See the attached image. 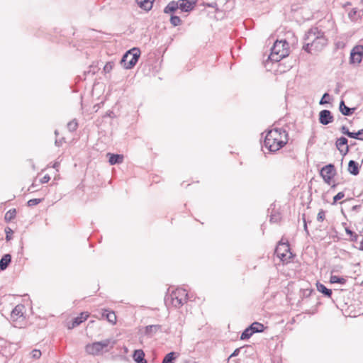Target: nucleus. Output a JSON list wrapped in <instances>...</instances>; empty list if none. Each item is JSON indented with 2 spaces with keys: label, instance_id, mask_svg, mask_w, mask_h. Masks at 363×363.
<instances>
[{
  "label": "nucleus",
  "instance_id": "obj_1",
  "mask_svg": "<svg viewBox=\"0 0 363 363\" xmlns=\"http://www.w3.org/2000/svg\"><path fill=\"white\" fill-rule=\"evenodd\" d=\"M327 44L324 33L318 28L310 29L305 35L303 48L309 53L320 51Z\"/></svg>",
  "mask_w": 363,
  "mask_h": 363
},
{
  "label": "nucleus",
  "instance_id": "obj_2",
  "mask_svg": "<svg viewBox=\"0 0 363 363\" xmlns=\"http://www.w3.org/2000/svg\"><path fill=\"white\" fill-rule=\"evenodd\" d=\"M288 142V134L281 128L270 130L264 139V146L271 152H276Z\"/></svg>",
  "mask_w": 363,
  "mask_h": 363
},
{
  "label": "nucleus",
  "instance_id": "obj_3",
  "mask_svg": "<svg viewBox=\"0 0 363 363\" xmlns=\"http://www.w3.org/2000/svg\"><path fill=\"white\" fill-rule=\"evenodd\" d=\"M289 54V44L286 40H277L272 48L269 59L279 62Z\"/></svg>",
  "mask_w": 363,
  "mask_h": 363
},
{
  "label": "nucleus",
  "instance_id": "obj_4",
  "mask_svg": "<svg viewBox=\"0 0 363 363\" xmlns=\"http://www.w3.org/2000/svg\"><path fill=\"white\" fill-rule=\"evenodd\" d=\"M115 341L113 340L112 339H106L102 341L88 344L85 347V351L89 354L98 355L110 345L111 347H113Z\"/></svg>",
  "mask_w": 363,
  "mask_h": 363
},
{
  "label": "nucleus",
  "instance_id": "obj_5",
  "mask_svg": "<svg viewBox=\"0 0 363 363\" xmlns=\"http://www.w3.org/2000/svg\"><path fill=\"white\" fill-rule=\"evenodd\" d=\"M140 55L138 48H134L128 51L122 57L121 64L125 69H131L137 63Z\"/></svg>",
  "mask_w": 363,
  "mask_h": 363
},
{
  "label": "nucleus",
  "instance_id": "obj_6",
  "mask_svg": "<svg viewBox=\"0 0 363 363\" xmlns=\"http://www.w3.org/2000/svg\"><path fill=\"white\" fill-rule=\"evenodd\" d=\"M186 297L187 293L185 289H177L170 295L171 303L174 307L179 308L186 301Z\"/></svg>",
  "mask_w": 363,
  "mask_h": 363
},
{
  "label": "nucleus",
  "instance_id": "obj_7",
  "mask_svg": "<svg viewBox=\"0 0 363 363\" xmlns=\"http://www.w3.org/2000/svg\"><path fill=\"white\" fill-rule=\"evenodd\" d=\"M275 253L283 262H287L292 257V253L290 252L289 245L284 242H280L279 243L275 250Z\"/></svg>",
  "mask_w": 363,
  "mask_h": 363
},
{
  "label": "nucleus",
  "instance_id": "obj_8",
  "mask_svg": "<svg viewBox=\"0 0 363 363\" xmlns=\"http://www.w3.org/2000/svg\"><path fill=\"white\" fill-rule=\"evenodd\" d=\"M363 57V45L354 46L351 52L350 57V63L352 65H359Z\"/></svg>",
  "mask_w": 363,
  "mask_h": 363
},
{
  "label": "nucleus",
  "instance_id": "obj_9",
  "mask_svg": "<svg viewBox=\"0 0 363 363\" xmlns=\"http://www.w3.org/2000/svg\"><path fill=\"white\" fill-rule=\"evenodd\" d=\"M320 175L325 183L330 184L331 179L335 175V167L333 164H328L323 167L320 171Z\"/></svg>",
  "mask_w": 363,
  "mask_h": 363
},
{
  "label": "nucleus",
  "instance_id": "obj_10",
  "mask_svg": "<svg viewBox=\"0 0 363 363\" xmlns=\"http://www.w3.org/2000/svg\"><path fill=\"white\" fill-rule=\"evenodd\" d=\"M196 1L197 0H179L177 2L182 11L189 12L194 9Z\"/></svg>",
  "mask_w": 363,
  "mask_h": 363
},
{
  "label": "nucleus",
  "instance_id": "obj_11",
  "mask_svg": "<svg viewBox=\"0 0 363 363\" xmlns=\"http://www.w3.org/2000/svg\"><path fill=\"white\" fill-rule=\"evenodd\" d=\"M319 121L323 125H328L333 121V116L328 110H323L319 113Z\"/></svg>",
  "mask_w": 363,
  "mask_h": 363
},
{
  "label": "nucleus",
  "instance_id": "obj_12",
  "mask_svg": "<svg viewBox=\"0 0 363 363\" xmlns=\"http://www.w3.org/2000/svg\"><path fill=\"white\" fill-rule=\"evenodd\" d=\"M23 305H17L11 311V319L13 322L17 321L20 318H22L24 312Z\"/></svg>",
  "mask_w": 363,
  "mask_h": 363
},
{
  "label": "nucleus",
  "instance_id": "obj_13",
  "mask_svg": "<svg viewBox=\"0 0 363 363\" xmlns=\"http://www.w3.org/2000/svg\"><path fill=\"white\" fill-rule=\"evenodd\" d=\"M336 146L340 152L344 155H346L349 150L347 139L344 137H341L337 140Z\"/></svg>",
  "mask_w": 363,
  "mask_h": 363
},
{
  "label": "nucleus",
  "instance_id": "obj_14",
  "mask_svg": "<svg viewBox=\"0 0 363 363\" xmlns=\"http://www.w3.org/2000/svg\"><path fill=\"white\" fill-rule=\"evenodd\" d=\"M88 317H89L88 313H82L80 314V316L77 317L73 320L72 325H69L68 328L69 329L74 328V327L81 324L82 322L85 321L88 318Z\"/></svg>",
  "mask_w": 363,
  "mask_h": 363
},
{
  "label": "nucleus",
  "instance_id": "obj_15",
  "mask_svg": "<svg viewBox=\"0 0 363 363\" xmlns=\"http://www.w3.org/2000/svg\"><path fill=\"white\" fill-rule=\"evenodd\" d=\"M107 156L109 157L108 162L111 165L116 164H121L123 161V155H114L108 153Z\"/></svg>",
  "mask_w": 363,
  "mask_h": 363
},
{
  "label": "nucleus",
  "instance_id": "obj_16",
  "mask_svg": "<svg viewBox=\"0 0 363 363\" xmlns=\"http://www.w3.org/2000/svg\"><path fill=\"white\" fill-rule=\"evenodd\" d=\"M155 0H136L138 5L145 11H150Z\"/></svg>",
  "mask_w": 363,
  "mask_h": 363
},
{
  "label": "nucleus",
  "instance_id": "obj_17",
  "mask_svg": "<svg viewBox=\"0 0 363 363\" xmlns=\"http://www.w3.org/2000/svg\"><path fill=\"white\" fill-rule=\"evenodd\" d=\"M145 354L142 350H136L133 354V359L137 363H147L144 359Z\"/></svg>",
  "mask_w": 363,
  "mask_h": 363
},
{
  "label": "nucleus",
  "instance_id": "obj_18",
  "mask_svg": "<svg viewBox=\"0 0 363 363\" xmlns=\"http://www.w3.org/2000/svg\"><path fill=\"white\" fill-rule=\"evenodd\" d=\"M11 261V256L9 254L4 255L0 259V269L4 270Z\"/></svg>",
  "mask_w": 363,
  "mask_h": 363
},
{
  "label": "nucleus",
  "instance_id": "obj_19",
  "mask_svg": "<svg viewBox=\"0 0 363 363\" xmlns=\"http://www.w3.org/2000/svg\"><path fill=\"white\" fill-rule=\"evenodd\" d=\"M348 171L353 175L359 174V164L354 160H350L348 164Z\"/></svg>",
  "mask_w": 363,
  "mask_h": 363
},
{
  "label": "nucleus",
  "instance_id": "obj_20",
  "mask_svg": "<svg viewBox=\"0 0 363 363\" xmlns=\"http://www.w3.org/2000/svg\"><path fill=\"white\" fill-rule=\"evenodd\" d=\"M101 315L102 317L106 316L107 320L112 324H115L116 322V315L113 311H108L107 310H104Z\"/></svg>",
  "mask_w": 363,
  "mask_h": 363
},
{
  "label": "nucleus",
  "instance_id": "obj_21",
  "mask_svg": "<svg viewBox=\"0 0 363 363\" xmlns=\"http://www.w3.org/2000/svg\"><path fill=\"white\" fill-rule=\"evenodd\" d=\"M340 111L344 116H350L353 113L354 108H351L345 106V102L343 101H340Z\"/></svg>",
  "mask_w": 363,
  "mask_h": 363
},
{
  "label": "nucleus",
  "instance_id": "obj_22",
  "mask_svg": "<svg viewBox=\"0 0 363 363\" xmlns=\"http://www.w3.org/2000/svg\"><path fill=\"white\" fill-rule=\"evenodd\" d=\"M179 9V5L177 1H172L169 2L167 6L164 8V12L166 13H169L174 12L176 10Z\"/></svg>",
  "mask_w": 363,
  "mask_h": 363
},
{
  "label": "nucleus",
  "instance_id": "obj_23",
  "mask_svg": "<svg viewBox=\"0 0 363 363\" xmlns=\"http://www.w3.org/2000/svg\"><path fill=\"white\" fill-rule=\"evenodd\" d=\"M317 289L319 292L323 294L328 297H330L332 295V291L330 289H327L323 284L318 283Z\"/></svg>",
  "mask_w": 363,
  "mask_h": 363
},
{
  "label": "nucleus",
  "instance_id": "obj_24",
  "mask_svg": "<svg viewBox=\"0 0 363 363\" xmlns=\"http://www.w3.org/2000/svg\"><path fill=\"white\" fill-rule=\"evenodd\" d=\"M346 135L350 138L363 140V129L359 130L357 133L347 131Z\"/></svg>",
  "mask_w": 363,
  "mask_h": 363
},
{
  "label": "nucleus",
  "instance_id": "obj_25",
  "mask_svg": "<svg viewBox=\"0 0 363 363\" xmlns=\"http://www.w3.org/2000/svg\"><path fill=\"white\" fill-rule=\"evenodd\" d=\"M178 356L174 352L168 353L164 358L162 363H174V360Z\"/></svg>",
  "mask_w": 363,
  "mask_h": 363
},
{
  "label": "nucleus",
  "instance_id": "obj_26",
  "mask_svg": "<svg viewBox=\"0 0 363 363\" xmlns=\"http://www.w3.org/2000/svg\"><path fill=\"white\" fill-rule=\"evenodd\" d=\"M250 330H252V332L255 333H259L262 332L264 330V325L259 323L255 322L253 323L250 326Z\"/></svg>",
  "mask_w": 363,
  "mask_h": 363
},
{
  "label": "nucleus",
  "instance_id": "obj_27",
  "mask_svg": "<svg viewBox=\"0 0 363 363\" xmlns=\"http://www.w3.org/2000/svg\"><path fill=\"white\" fill-rule=\"evenodd\" d=\"M16 215V211L15 208L10 209L9 211H7L5 214L4 218L6 221H11L13 220Z\"/></svg>",
  "mask_w": 363,
  "mask_h": 363
},
{
  "label": "nucleus",
  "instance_id": "obj_28",
  "mask_svg": "<svg viewBox=\"0 0 363 363\" xmlns=\"http://www.w3.org/2000/svg\"><path fill=\"white\" fill-rule=\"evenodd\" d=\"M159 328L160 326L157 325H147L145 327V333L147 335L155 333Z\"/></svg>",
  "mask_w": 363,
  "mask_h": 363
},
{
  "label": "nucleus",
  "instance_id": "obj_29",
  "mask_svg": "<svg viewBox=\"0 0 363 363\" xmlns=\"http://www.w3.org/2000/svg\"><path fill=\"white\" fill-rule=\"evenodd\" d=\"M253 333H254L252 332V330H250V328L249 327L243 331V333H242V335L240 336V339L241 340L248 339L252 335Z\"/></svg>",
  "mask_w": 363,
  "mask_h": 363
},
{
  "label": "nucleus",
  "instance_id": "obj_30",
  "mask_svg": "<svg viewBox=\"0 0 363 363\" xmlns=\"http://www.w3.org/2000/svg\"><path fill=\"white\" fill-rule=\"evenodd\" d=\"M330 281L332 284L339 283V284H345V279L342 277H340L335 275H332L330 279Z\"/></svg>",
  "mask_w": 363,
  "mask_h": 363
},
{
  "label": "nucleus",
  "instance_id": "obj_31",
  "mask_svg": "<svg viewBox=\"0 0 363 363\" xmlns=\"http://www.w3.org/2000/svg\"><path fill=\"white\" fill-rule=\"evenodd\" d=\"M78 127V123L77 120L74 119L67 123V128L69 131H74Z\"/></svg>",
  "mask_w": 363,
  "mask_h": 363
},
{
  "label": "nucleus",
  "instance_id": "obj_32",
  "mask_svg": "<svg viewBox=\"0 0 363 363\" xmlns=\"http://www.w3.org/2000/svg\"><path fill=\"white\" fill-rule=\"evenodd\" d=\"M170 22L174 26H177L181 24L182 21L179 16H172L170 18Z\"/></svg>",
  "mask_w": 363,
  "mask_h": 363
},
{
  "label": "nucleus",
  "instance_id": "obj_33",
  "mask_svg": "<svg viewBox=\"0 0 363 363\" xmlns=\"http://www.w3.org/2000/svg\"><path fill=\"white\" fill-rule=\"evenodd\" d=\"M42 201V199H30L28 201V206H35L37 204H38L39 203H40Z\"/></svg>",
  "mask_w": 363,
  "mask_h": 363
},
{
  "label": "nucleus",
  "instance_id": "obj_34",
  "mask_svg": "<svg viewBox=\"0 0 363 363\" xmlns=\"http://www.w3.org/2000/svg\"><path fill=\"white\" fill-rule=\"evenodd\" d=\"M345 196V194L343 192H339L333 197V204L336 203V202L342 199H343Z\"/></svg>",
  "mask_w": 363,
  "mask_h": 363
},
{
  "label": "nucleus",
  "instance_id": "obj_35",
  "mask_svg": "<svg viewBox=\"0 0 363 363\" xmlns=\"http://www.w3.org/2000/svg\"><path fill=\"white\" fill-rule=\"evenodd\" d=\"M31 357L33 358V359H39L41 356V352L38 350H32L31 353Z\"/></svg>",
  "mask_w": 363,
  "mask_h": 363
},
{
  "label": "nucleus",
  "instance_id": "obj_36",
  "mask_svg": "<svg viewBox=\"0 0 363 363\" xmlns=\"http://www.w3.org/2000/svg\"><path fill=\"white\" fill-rule=\"evenodd\" d=\"M325 213L323 210H320L318 215H317V220L319 222H322L325 219Z\"/></svg>",
  "mask_w": 363,
  "mask_h": 363
},
{
  "label": "nucleus",
  "instance_id": "obj_37",
  "mask_svg": "<svg viewBox=\"0 0 363 363\" xmlns=\"http://www.w3.org/2000/svg\"><path fill=\"white\" fill-rule=\"evenodd\" d=\"M330 98V95L328 94V93H325L322 97V99H320L319 104L320 105H323L325 104H327L328 103V99Z\"/></svg>",
  "mask_w": 363,
  "mask_h": 363
},
{
  "label": "nucleus",
  "instance_id": "obj_38",
  "mask_svg": "<svg viewBox=\"0 0 363 363\" xmlns=\"http://www.w3.org/2000/svg\"><path fill=\"white\" fill-rule=\"evenodd\" d=\"M50 179V177L48 175H45L40 180L41 183H47Z\"/></svg>",
  "mask_w": 363,
  "mask_h": 363
},
{
  "label": "nucleus",
  "instance_id": "obj_39",
  "mask_svg": "<svg viewBox=\"0 0 363 363\" xmlns=\"http://www.w3.org/2000/svg\"><path fill=\"white\" fill-rule=\"evenodd\" d=\"M240 348H238L236 349L232 354L230 356V357H235L237 355H238L239 352H240Z\"/></svg>",
  "mask_w": 363,
  "mask_h": 363
},
{
  "label": "nucleus",
  "instance_id": "obj_40",
  "mask_svg": "<svg viewBox=\"0 0 363 363\" xmlns=\"http://www.w3.org/2000/svg\"><path fill=\"white\" fill-rule=\"evenodd\" d=\"M5 231H6V240H10V237H9V235H8V233H10V232H11L12 230H11V228H6V229L5 230Z\"/></svg>",
  "mask_w": 363,
  "mask_h": 363
},
{
  "label": "nucleus",
  "instance_id": "obj_41",
  "mask_svg": "<svg viewBox=\"0 0 363 363\" xmlns=\"http://www.w3.org/2000/svg\"><path fill=\"white\" fill-rule=\"evenodd\" d=\"M341 131L343 134L346 135L347 131H349V130L345 126H342L341 128Z\"/></svg>",
  "mask_w": 363,
  "mask_h": 363
},
{
  "label": "nucleus",
  "instance_id": "obj_42",
  "mask_svg": "<svg viewBox=\"0 0 363 363\" xmlns=\"http://www.w3.org/2000/svg\"><path fill=\"white\" fill-rule=\"evenodd\" d=\"M111 69V65H106L105 67H104V70L106 72H109Z\"/></svg>",
  "mask_w": 363,
  "mask_h": 363
},
{
  "label": "nucleus",
  "instance_id": "obj_43",
  "mask_svg": "<svg viewBox=\"0 0 363 363\" xmlns=\"http://www.w3.org/2000/svg\"><path fill=\"white\" fill-rule=\"evenodd\" d=\"M359 249H360L361 250H363V235H362V240H360V242H359Z\"/></svg>",
  "mask_w": 363,
  "mask_h": 363
},
{
  "label": "nucleus",
  "instance_id": "obj_44",
  "mask_svg": "<svg viewBox=\"0 0 363 363\" xmlns=\"http://www.w3.org/2000/svg\"><path fill=\"white\" fill-rule=\"evenodd\" d=\"M59 166H60L59 162H55V163H54V164H53V168H55V169H57V168L59 167Z\"/></svg>",
  "mask_w": 363,
  "mask_h": 363
},
{
  "label": "nucleus",
  "instance_id": "obj_45",
  "mask_svg": "<svg viewBox=\"0 0 363 363\" xmlns=\"http://www.w3.org/2000/svg\"><path fill=\"white\" fill-rule=\"evenodd\" d=\"M347 233L348 234H351V235L352 234V232L351 230H347Z\"/></svg>",
  "mask_w": 363,
  "mask_h": 363
},
{
  "label": "nucleus",
  "instance_id": "obj_46",
  "mask_svg": "<svg viewBox=\"0 0 363 363\" xmlns=\"http://www.w3.org/2000/svg\"><path fill=\"white\" fill-rule=\"evenodd\" d=\"M362 2H363V0H360Z\"/></svg>",
  "mask_w": 363,
  "mask_h": 363
}]
</instances>
